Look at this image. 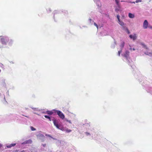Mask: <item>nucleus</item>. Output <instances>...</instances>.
I'll list each match as a JSON object with an SVG mask.
<instances>
[{
  "mask_svg": "<svg viewBox=\"0 0 152 152\" xmlns=\"http://www.w3.org/2000/svg\"><path fill=\"white\" fill-rule=\"evenodd\" d=\"M129 52L128 50H126L124 53L122 54V56L125 58L129 65H130L132 68V66L131 64V62L129 61L130 57H129Z\"/></svg>",
  "mask_w": 152,
  "mask_h": 152,
  "instance_id": "f257e3e1",
  "label": "nucleus"
},
{
  "mask_svg": "<svg viewBox=\"0 0 152 152\" xmlns=\"http://www.w3.org/2000/svg\"><path fill=\"white\" fill-rule=\"evenodd\" d=\"M52 120L53 121V123L54 126L57 129L61 130H64V128L62 125L61 124L59 123L57 120L56 119H53Z\"/></svg>",
  "mask_w": 152,
  "mask_h": 152,
  "instance_id": "f03ea898",
  "label": "nucleus"
},
{
  "mask_svg": "<svg viewBox=\"0 0 152 152\" xmlns=\"http://www.w3.org/2000/svg\"><path fill=\"white\" fill-rule=\"evenodd\" d=\"M0 42L3 45H6L7 44L9 40V38L7 36L0 37Z\"/></svg>",
  "mask_w": 152,
  "mask_h": 152,
  "instance_id": "7ed1b4c3",
  "label": "nucleus"
},
{
  "mask_svg": "<svg viewBox=\"0 0 152 152\" xmlns=\"http://www.w3.org/2000/svg\"><path fill=\"white\" fill-rule=\"evenodd\" d=\"M53 111H54L55 113H56L58 116L62 119L65 118L64 115L61 111L55 109L53 110Z\"/></svg>",
  "mask_w": 152,
  "mask_h": 152,
  "instance_id": "20e7f679",
  "label": "nucleus"
},
{
  "mask_svg": "<svg viewBox=\"0 0 152 152\" xmlns=\"http://www.w3.org/2000/svg\"><path fill=\"white\" fill-rule=\"evenodd\" d=\"M37 138L39 140H40L42 142L44 141L45 139V137L42 134L39 133L37 134Z\"/></svg>",
  "mask_w": 152,
  "mask_h": 152,
  "instance_id": "39448f33",
  "label": "nucleus"
},
{
  "mask_svg": "<svg viewBox=\"0 0 152 152\" xmlns=\"http://www.w3.org/2000/svg\"><path fill=\"white\" fill-rule=\"evenodd\" d=\"M148 23L147 20H145L143 22V27L144 29H146L148 26Z\"/></svg>",
  "mask_w": 152,
  "mask_h": 152,
  "instance_id": "423d86ee",
  "label": "nucleus"
},
{
  "mask_svg": "<svg viewBox=\"0 0 152 152\" xmlns=\"http://www.w3.org/2000/svg\"><path fill=\"white\" fill-rule=\"evenodd\" d=\"M5 79L4 78H1V82L2 85L4 87H6V84L5 82Z\"/></svg>",
  "mask_w": 152,
  "mask_h": 152,
  "instance_id": "0eeeda50",
  "label": "nucleus"
},
{
  "mask_svg": "<svg viewBox=\"0 0 152 152\" xmlns=\"http://www.w3.org/2000/svg\"><path fill=\"white\" fill-rule=\"evenodd\" d=\"M84 125V127H86V129L91 130V125L90 124V123H85Z\"/></svg>",
  "mask_w": 152,
  "mask_h": 152,
  "instance_id": "6e6552de",
  "label": "nucleus"
},
{
  "mask_svg": "<svg viewBox=\"0 0 152 152\" xmlns=\"http://www.w3.org/2000/svg\"><path fill=\"white\" fill-rule=\"evenodd\" d=\"M129 37L130 39H132L134 41L136 40L137 38V36L136 34H134V35L131 34L129 35Z\"/></svg>",
  "mask_w": 152,
  "mask_h": 152,
  "instance_id": "1a4fd4ad",
  "label": "nucleus"
},
{
  "mask_svg": "<svg viewBox=\"0 0 152 152\" xmlns=\"http://www.w3.org/2000/svg\"><path fill=\"white\" fill-rule=\"evenodd\" d=\"M28 152H37V150L36 148L32 147L31 149L28 150Z\"/></svg>",
  "mask_w": 152,
  "mask_h": 152,
  "instance_id": "9d476101",
  "label": "nucleus"
},
{
  "mask_svg": "<svg viewBox=\"0 0 152 152\" xmlns=\"http://www.w3.org/2000/svg\"><path fill=\"white\" fill-rule=\"evenodd\" d=\"M13 42V40H12L11 39H10L9 38V40L8 41V42L7 44H8V45L9 46H11Z\"/></svg>",
  "mask_w": 152,
  "mask_h": 152,
  "instance_id": "9b49d317",
  "label": "nucleus"
},
{
  "mask_svg": "<svg viewBox=\"0 0 152 152\" xmlns=\"http://www.w3.org/2000/svg\"><path fill=\"white\" fill-rule=\"evenodd\" d=\"M125 42L123 41L121 42L120 45V49L122 50L125 45Z\"/></svg>",
  "mask_w": 152,
  "mask_h": 152,
  "instance_id": "f8f14e48",
  "label": "nucleus"
},
{
  "mask_svg": "<svg viewBox=\"0 0 152 152\" xmlns=\"http://www.w3.org/2000/svg\"><path fill=\"white\" fill-rule=\"evenodd\" d=\"M45 135L46 136L48 137H49V139L50 140L51 139H52L54 140H57V139L56 138H54V137H52L50 135L46 134H45Z\"/></svg>",
  "mask_w": 152,
  "mask_h": 152,
  "instance_id": "ddd939ff",
  "label": "nucleus"
},
{
  "mask_svg": "<svg viewBox=\"0 0 152 152\" xmlns=\"http://www.w3.org/2000/svg\"><path fill=\"white\" fill-rule=\"evenodd\" d=\"M60 12V11L58 10H55L54 12V15H53V18L54 20L55 21V15H56V14L59 13Z\"/></svg>",
  "mask_w": 152,
  "mask_h": 152,
  "instance_id": "4468645a",
  "label": "nucleus"
},
{
  "mask_svg": "<svg viewBox=\"0 0 152 152\" xmlns=\"http://www.w3.org/2000/svg\"><path fill=\"white\" fill-rule=\"evenodd\" d=\"M117 5V6L115 9V11L116 12H118V11L120 10L121 7L119 4Z\"/></svg>",
  "mask_w": 152,
  "mask_h": 152,
  "instance_id": "2eb2a0df",
  "label": "nucleus"
},
{
  "mask_svg": "<svg viewBox=\"0 0 152 152\" xmlns=\"http://www.w3.org/2000/svg\"><path fill=\"white\" fill-rule=\"evenodd\" d=\"M128 17L131 18H133L134 17V14L131 13L128 14Z\"/></svg>",
  "mask_w": 152,
  "mask_h": 152,
  "instance_id": "dca6fc26",
  "label": "nucleus"
},
{
  "mask_svg": "<svg viewBox=\"0 0 152 152\" xmlns=\"http://www.w3.org/2000/svg\"><path fill=\"white\" fill-rule=\"evenodd\" d=\"M116 44V41L115 39H114V43L111 45V48H114L115 47Z\"/></svg>",
  "mask_w": 152,
  "mask_h": 152,
  "instance_id": "f3484780",
  "label": "nucleus"
},
{
  "mask_svg": "<svg viewBox=\"0 0 152 152\" xmlns=\"http://www.w3.org/2000/svg\"><path fill=\"white\" fill-rule=\"evenodd\" d=\"M53 110L52 111L47 110V111H46V112L48 114L51 115L53 113Z\"/></svg>",
  "mask_w": 152,
  "mask_h": 152,
  "instance_id": "a211bd4d",
  "label": "nucleus"
},
{
  "mask_svg": "<svg viewBox=\"0 0 152 152\" xmlns=\"http://www.w3.org/2000/svg\"><path fill=\"white\" fill-rule=\"evenodd\" d=\"M16 145V143H12L10 144L9 145H8L7 146V147L8 148H10Z\"/></svg>",
  "mask_w": 152,
  "mask_h": 152,
  "instance_id": "6ab92c4d",
  "label": "nucleus"
},
{
  "mask_svg": "<svg viewBox=\"0 0 152 152\" xmlns=\"http://www.w3.org/2000/svg\"><path fill=\"white\" fill-rule=\"evenodd\" d=\"M118 23L120 25H121L122 26H123L124 25V23L123 21H121V20H120L119 21H118Z\"/></svg>",
  "mask_w": 152,
  "mask_h": 152,
  "instance_id": "aec40b11",
  "label": "nucleus"
},
{
  "mask_svg": "<svg viewBox=\"0 0 152 152\" xmlns=\"http://www.w3.org/2000/svg\"><path fill=\"white\" fill-rule=\"evenodd\" d=\"M88 20L89 24L91 25H92L93 23H94V21L91 18H89Z\"/></svg>",
  "mask_w": 152,
  "mask_h": 152,
  "instance_id": "412c9836",
  "label": "nucleus"
},
{
  "mask_svg": "<svg viewBox=\"0 0 152 152\" xmlns=\"http://www.w3.org/2000/svg\"><path fill=\"white\" fill-rule=\"evenodd\" d=\"M141 45L144 48H145L146 49H148V48H147L146 45H145L144 43L142 42L141 43Z\"/></svg>",
  "mask_w": 152,
  "mask_h": 152,
  "instance_id": "4be33fe9",
  "label": "nucleus"
},
{
  "mask_svg": "<svg viewBox=\"0 0 152 152\" xmlns=\"http://www.w3.org/2000/svg\"><path fill=\"white\" fill-rule=\"evenodd\" d=\"M61 12H64L65 14V15H67L68 14V12L67 11V10H63H63L61 11Z\"/></svg>",
  "mask_w": 152,
  "mask_h": 152,
  "instance_id": "5701e85b",
  "label": "nucleus"
},
{
  "mask_svg": "<svg viewBox=\"0 0 152 152\" xmlns=\"http://www.w3.org/2000/svg\"><path fill=\"white\" fill-rule=\"evenodd\" d=\"M85 134L87 136H88L89 137H91V134L88 132H85Z\"/></svg>",
  "mask_w": 152,
  "mask_h": 152,
  "instance_id": "b1692460",
  "label": "nucleus"
},
{
  "mask_svg": "<svg viewBox=\"0 0 152 152\" xmlns=\"http://www.w3.org/2000/svg\"><path fill=\"white\" fill-rule=\"evenodd\" d=\"M26 144L31 143V141L30 140H29L25 141Z\"/></svg>",
  "mask_w": 152,
  "mask_h": 152,
  "instance_id": "393cba45",
  "label": "nucleus"
},
{
  "mask_svg": "<svg viewBox=\"0 0 152 152\" xmlns=\"http://www.w3.org/2000/svg\"><path fill=\"white\" fill-rule=\"evenodd\" d=\"M122 28L125 31L127 30V29H128L125 26H122Z\"/></svg>",
  "mask_w": 152,
  "mask_h": 152,
  "instance_id": "a878e982",
  "label": "nucleus"
},
{
  "mask_svg": "<svg viewBox=\"0 0 152 152\" xmlns=\"http://www.w3.org/2000/svg\"><path fill=\"white\" fill-rule=\"evenodd\" d=\"M129 46L130 47V48H129V49L131 50V51L132 50H135V49L134 48H132L131 47V46L130 45H129Z\"/></svg>",
  "mask_w": 152,
  "mask_h": 152,
  "instance_id": "bb28decb",
  "label": "nucleus"
},
{
  "mask_svg": "<svg viewBox=\"0 0 152 152\" xmlns=\"http://www.w3.org/2000/svg\"><path fill=\"white\" fill-rule=\"evenodd\" d=\"M94 25L96 27L97 29H98V26L97 25V24L96 23L94 22Z\"/></svg>",
  "mask_w": 152,
  "mask_h": 152,
  "instance_id": "cd10ccee",
  "label": "nucleus"
},
{
  "mask_svg": "<svg viewBox=\"0 0 152 152\" xmlns=\"http://www.w3.org/2000/svg\"><path fill=\"white\" fill-rule=\"evenodd\" d=\"M31 129L32 131H35L36 130V129L34 128L33 126H31Z\"/></svg>",
  "mask_w": 152,
  "mask_h": 152,
  "instance_id": "c85d7f7f",
  "label": "nucleus"
},
{
  "mask_svg": "<svg viewBox=\"0 0 152 152\" xmlns=\"http://www.w3.org/2000/svg\"><path fill=\"white\" fill-rule=\"evenodd\" d=\"M65 120L67 122H68L69 123L71 124H72V122H71V121H70L68 120L66 118H65Z\"/></svg>",
  "mask_w": 152,
  "mask_h": 152,
  "instance_id": "c756f323",
  "label": "nucleus"
},
{
  "mask_svg": "<svg viewBox=\"0 0 152 152\" xmlns=\"http://www.w3.org/2000/svg\"><path fill=\"white\" fill-rule=\"evenodd\" d=\"M115 3L117 5L119 4V0H115Z\"/></svg>",
  "mask_w": 152,
  "mask_h": 152,
  "instance_id": "7c9ffc66",
  "label": "nucleus"
},
{
  "mask_svg": "<svg viewBox=\"0 0 152 152\" xmlns=\"http://www.w3.org/2000/svg\"><path fill=\"white\" fill-rule=\"evenodd\" d=\"M47 10L48 12V13L50 12L51 11V10L50 8H48V9H47Z\"/></svg>",
  "mask_w": 152,
  "mask_h": 152,
  "instance_id": "2f4dec72",
  "label": "nucleus"
},
{
  "mask_svg": "<svg viewBox=\"0 0 152 152\" xmlns=\"http://www.w3.org/2000/svg\"><path fill=\"white\" fill-rule=\"evenodd\" d=\"M122 50H121H121H120V51H118V55L119 56H120V55L121 54V53L122 52Z\"/></svg>",
  "mask_w": 152,
  "mask_h": 152,
  "instance_id": "473e14b6",
  "label": "nucleus"
},
{
  "mask_svg": "<svg viewBox=\"0 0 152 152\" xmlns=\"http://www.w3.org/2000/svg\"><path fill=\"white\" fill-rule=\"evenodd\" d=\"M117 18L118 19V21H119L120 20V16L118 15H117Z\"/></svg>",
  "mask_w": 152,
  "mask_h": 152,
  "instance_id": "72a5a7b5",
  "label": "nucleus"
},
{
  "mask_svg": "<svg viewBox=\"0 0 152 152\" xmlns=\"http://www.w3.org/2000/svg\"><path fill=\"white\" fill-rule=\"evenodd\" d=\"M44 117L46 118L49 119L50 116L47 115H45Z\"/></svg>",
  "mask_w": 152,
  "mask_h": 152,
  "instance_id": "f704fd0d",
  "label": "nucleus"
},
{
  "mask_svg": "<svg viewBox=\"0 0 152 152\" xmlns=\"http://www.w3.org/2000/svg\"><path fill=\"white\" fill-rule=\"evenodd\" d=\"M142 1V0H136V3H138L139 2H141Z\"/></svg>",
  "mask_w": 152,
  "mask_h": 152,
  "instance_id": "c9c22d12",
  "label": "nucleus"
},
{
  "mask_svg": "<svg viewBox=\"0 0 152 152\" xmlns=\"http://www.w3.org/2000/svg\"><path fill=\"white\" fill-rule=\"evenodd\" d=\"M150 52H148V51H146L145 52V53H144L146 54V55H149V53Z\"/></svg>",
  "mask_w": 152,
  "mask_h": 152,
  "instance_id": "e433bc0d",
  "label": "nucleus"
},
{
  "mask_svg": "<svg viewBox=\"0 0 152 152\" xmlns=\"http://www.w3.org/2000/svg\"><path fill=\"white\" fill-rule=\"evenodd\" d=\"M20 152H28V150H23L22 151H21Z\"/></svg>",
  "mask_w": 152,
  "mask_h": 152,
  "instance_id": "4c0bfd02",
  "label": "nucleus"
},
{
  "mask_svg": "<svg viewBox=\"0 0 152 152\" xmlns=\"http://www.w3.org/2000/svg\"><path fill=\"white\" fill-rule=\"evenodd\" d=\"M148 56H150L151 57V56H152V53H151V52H150L149 53Z\"/></svg>",
  "mask_w": 152,
  "mask_h": 152,
  "instance_id": "58836bf2",
  "label": "nucleus"
},
{
  "mask_svg": "<svg viewBox=\"0 0 152 152\" xmlns=\"http://www.w3.org/2000/svg\"><path fill=\"white\" fill-rule=\"evenodd\" d=\"M128 34H129L130 33V32L129 30L128 29H127V30L126 31Z\"/></svg>",
  "mask_w": 152,
  "mask_h": 152,
  "instance_id": "ea45409f",
  "label": "nucleus"
},
{
  "mask_svg": "<svg viewBox=\"0 0 152 152\" xmlns=\"http://www.w3.org/2000/svg\"><path fill=\"white\" fill-rule=\"evenodd\" d=\"M41 110L38 109V108H36V110H35L37 111H41Z\"/></svg>",
  "mask_w": 152,
  "mask_h": 152,
  "instance_id": "a19ab883",
  "label": "nucleus"
},
{
  "mask_svg": "<svg viewBox=\"0 0 152 152\" xmlns=\"http://www.w3.org/2000/svg\"><path fill=\"white\" fill-rule=\"evenodd\" d=\"M31 108L34 110H35L36 109V108H34L33 107H31Z\"/></svg>",
  "mask_w": 152,
  "mask_h": 152,
  "instance_id": "79ce46f5",
  "label": "nucleus"
},
{
  "mask_svg": "<svg viewBox=\"0 0 152 152\" xmlns=\"http://www.w3.org/2000/svg\"><path fill=\"white\" fill-rule=\"evenodd\" d=\"M21 144L22 145L26 144L25 141L22 143Z\"/></svg>",
  "mask_w": 152,
  "mask_h": 152,
  "instance_id": "37998d69",
  "label": "nucleus"
},
{
  "mask_svg": "<svg viewBox=\"0 0 152 152\" xmlns=\"http://www.w3.org/2000/svg\"><path fill=\"white\" fill-rule=\"evenodd\" d=\"M34 114H36V115H40L39 114H38V113H36L35 112H34Z\"/></svg>",
  "mask_w": 152,
  "mask_h": 152,
  "instance_id": "c03bdc74",
  "label": "nucleus"
},
{
  "mask_svg": "<svg viewBox=\"0 0 152 152\" xmlns=\"http://www.w3.org/2000/svg\"><path fill=\"white\" fill-rule=\"evenodd\" d=\"M130 2L131 3H133V4H135V2H134V1H130Z\"/></svg>",
  "mask_w": 152,
  "mask_h": 152,
  "instance_id": "a18cd8bd",
  "label": "nucleus"
},
{
  "mask_svg": "<svg viewBox=\"0 0 152 152\" xmlns=\"http://www.w3.org/2000/svg\"><path fill=\"white\" fill-rule=\"evenodd\" d=\"M42 145L43 146V147H45L46 145V144H43V145Z\"/></svg>",
  "mask_w": 152,
  "mask_h": 152,
  "instance_id": "49530a36",
  "label": "nucleus"
},
{
  "mask_svg": "<svg viewBox=\"0 0 152 152\" xmlns=\"http://www.w3.org/2000/svg\"><path fill=\"white\" fill-rule=\"evenodd\" d=\"M10 63H11V64H14V63L12 61H10Z\"/></svg>",
  "mask_w": 152,
  "mask_h": 152,
  "instance_id": "de8ad7c7",
  "label": "nucleus"
},
{
  "mask_svg": "<svg viewBox=\"0 0 152 152\" xmlns=\"http://www.w3.org/2000/svg\"><path fill=\"white\" fill-rule=\"evenodd\" d=\"M71 130H68L67 131V132H71Z\"/></svg>",
  "mask_w": 152,
  "mask_h": 152,
  "instance_id": "09e8293b",
  "label": "nucleus"
},
{
  "mask_svg": "<svg viewBox=\"0 0 152 152\" xmlns=\"http://www.w3.org/2000/svg\"><path fill=\"white\" fill-rule=\"evenodd\" d=\"M6 94L7 95H9V92L8 91H7L6 92Z\"/></svg>",
  "mask_w": 152,
  "mask_h": 152,
  "instance_id": "8fccbe9b",
  "label": "nucleus"
},
{
  "mask_svg": "<svg viewBox=\"0 0 152 152\" xmlns=\"http://www.w3.org/2000/svg\"><path fill=\"white\" fill-rule=\"evenodd\" d=\"M42 113L44 114H46V113H47L46 112H42Z\"/></svg>",
  "mask_w": 152,
  "mask_h": 152,
  "instance_id": "3c124183",
  "label": "nucleus"
},
{
  "mask_svg": "<svg viewBox=\"0 0 152 152\" xmlns=\"http://www.w3.org/2000/svg\"><path fill=\"white\" fill-rule=\"evenodd\" d=\"M48 119L50 121H51V118H50H50H49V119Z\"/></svg>",
  "mask_w": 152,
  "mask_h": 152,
  "instance_id": "603ef678",
  "label": "nucleus"
},
{
  "mask_svg": "<svg viewBox=\"0 0 152 152\" xmlns=\"http://www.w3.org/2000/svg\"><path fill=\"white\" fill-rule=\"evenodd\" d=\"M149 28L152 29V26H150Z\"/></svg>",
  "mask_w": 152,
  "mask_h": 152,
  "instance_id": "864d4df0",
  "label": "nucleus"
},
{
  "mask_svg": "<svg viewBox=\"0 0 152 152\" xmlns=\"http://www.w3.org/2000/svg\"><path fill=\"white\" fill-rule=\"evenodd\" d=\"M2 146V145L0 144V148H1Z\"/></svg>",
  "mask_w": 152,
  "mask_h": 152,
  "instance_id": "5fc2aeb1",
  "label": "nucleus"
},
{
  "mask_svg": "<svg viewBox=\"0 0 152 152\" xmlns=\"http://www.w3.org/2000/svg\"><path fill=\"white\" fill-rule=\"evenodd\" d=\"M83 27H87L86 26H83Z\"/></svg>",
  "mask_w": 152,
  "mask_h": 152,
  "instance_id": "6e6d98bb",
  "label": "nucleus"
},
{
  "mask_svg": "<svg viewBox=\"0 0 152 152\" xmlns=\"http://www.w3.org/2000/svg\"><path fill=\"white\" fill-rule=\"evenodd\" d=\"M2 47V46L1 45H0V48H1Z\"/></svg>",
  "mask_w": 152,
  "mask_h": 152,
  "instance_id": "4d7b16f0",
  "label": "nucleus"
},
{
  "mask_svg": "<svg viewBox=\"0 0 152 152\" xmlns=\"http://www.w3.org/2000/svg\"><path fill=\"white\" fill-rule=\"evenodd\" d=\"M4 99L5 100V96H4Z\"/></svg>",
  "mask_w": 152,
  "mask_h": 152,
  "instance_id": "13d9d810",
  "label": "nucleus"
},
{
  "mask_svg": "<svg viewBox=\"0 0 152 152\" xmlns=\"http://www.w3.org/2000/svg\"><path fill=\"white\" fill-rule=\"evenodd\" d=\"M80 28H81L80 26Z\"/></svg>",
  "mask_w": 152,
  "mask_h": 152,
  "instance_id": "bf43d9fd",
  "label": "nucleus"
},
{
  "mask_svg": "<svg viewBox=\"0 0 152 152\" xmlns=\"http://www.w3.org/2000/svg\"><path fill=\"white\" fill-rule=\"evenodd\" d=\"M0 96H1V94L0 93Z\"/></svg>",
  "mask_w": 152,
  "mask_h": 152,
  "instance_id": "052dcab7",
  "label": "nucleus"
},
{
  "mask_svg": "<svg viewBox=\"0 0 152 152\" xmlns=\"http://www.w3.org/2000/svg\"><path fill=\"white\" fill-rule=\"evenodd\" d=\"M151 57H152V56Z\"/></svg>",
  "mask_w": 152,
  "mask_h": 152,
  "instance_id": "680f3d73",
  "label": "nucleus"
}]
</instances>
